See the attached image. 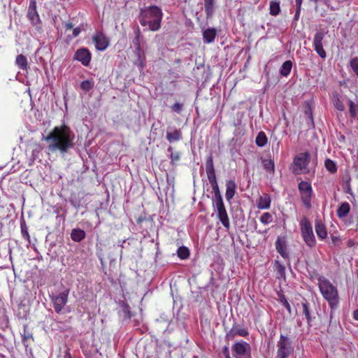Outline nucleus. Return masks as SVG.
Instances as JSON below:
<instances>
[{
  "instance_id": "nucleus-15",
  "label": "nucleus",
  "mask_w": 358,
  "mask_h": 358,
  "mask_svg": "<svg viewBox=\"0 0 358 358\" xmlns=\"http://www.w3.org/2000/svg\"><path fill=\"white\" fill-rule=\"evenodd\" d=\"M275 249L283 259L287 260L288 265H290L289 254L287 251V242L285 237L278 236L277 238L275 241Z\"/></svg>"
},
{
  "instance_id": "nucleus-58",
  "label": "nucleus",
  "mask_w": 358,
  "mask_h": 358,
  "mask_svg": "<svg viewBox=\"0 0 358 358\" xmlns=\"http://www.w3.org/2000/svg\"><path fill=\"white\" fill-rule=\"evenodd\" d=\"M353 318L358 321V309L355 310L352 313Z\"/></svg>"
},
{
  "instance_id": "nucleus-64",
  "label": "nucleus",
  "mask_w": 358,
  "mask_h": 358,
  "mask_svg": "<svg viewBox=\"0 0 358 358\" xmlns=\"http://www.w3.org/2000/svg\"><path fill=\"white\" fill-rule=\"evenodd\" d=\"M225 358H231V357H230V355H229V356H226Z\"/></svg>"
},
{
  "instance_id": "nucleus-50",
  "label": "nucleus",
  "mask_w": 358,
  "mask_h": 358,
  "mask_svg": "<svg viewBox=\"0 0 358 358\" xmlns=\"http://www.w3.org/2000/svg\"><path fill=\"white\" fill-rule=\"evenodd\" d=\"M306 114L308 115V117L310 121L311 124H313V115L312 110L310 107L306 110Z\"/></svg>"
},
{
  "instance_id": "nucleus-47",
  "label": "nucleus",
  "mask_w": 358,
  "mask_h": 358,
  "mask_svg": "<svg viewBox=\"0 0 358 358\" xmlns=\"http://www.w3.org/2000/svg\"><path fill=\"white\" fill-rule=\"evenodd\" d=\"M43 148L40 145H36L35 148L32 150L31 155L34 159L38 157L39 153L42 151Z\"/></svg>"
},
{
  "instance_id": "nucleus-22",
  "label": "nucleus",
  "mask_w": 358,
  "mask_h": 358,
  "mask_svg": "<svg viewBox=\"0 0 358 358\" xmlns=\"http://www.w3.org/2000/svg\"><path fill=\"white\" fill-rule=\"evenodd\" d=\"M166 138L169 143L179 141L182 138V134L180 129H174L171 131H166Z\"/></svg>"
},
{
  "instance_id": "nucleus-30",
  "label": "nucleus",
  "mask_w": 358,
  "mask_h": 358,
  "mask_svg": "<svg viewBox=\"0 0 358 358\" xmlns=\"http://www.w3.org/2000/svg\"><path fill=\"white\" fill-rule=\"evenodd\" d=\"M292 62L290 60L285 61L280 69V73L284 77H287L292 70Z\"/></svg>"
},
{
  "instance_id": "nucleus-4",
  "label": "nucleus",
  "mask_w": 358,
  "mask_h": 358,
  "mask_svg": "<svg viewBox=\"0 0 358 358\" xmlns=\"http://www.w3.org/2000/svg\"><path fill=\"white\" fill-rule=\"evenodd\" d=\"M206 171L208 180L210 184V186L213 189V192L214 194L212 199H222V196L220 191V188H219L218 183L217 181V178H216V176H215V171L214 164H213V158L212 155H208L206 158Z\"/></svg>"
},
{
  "instance_id": "nucleus-18",
  "label": "nucleus",
  "mask_w": 358,
  "mask_h": 358,
  "mask_svg": "<svg viewBox=\"0 0 358 358\" xmlns=\"http://www.w3.org/2000/svg\"><path fill=\"white\" fill-rule=\"evenodd\" d=\"M203 7L206 19H212L217 8V0H204Z\"/></svg>"
},
{
  "instance_id": "nucleus-32",
  "label": "nucleus",
  "mask_w": 358,
  "mask_h": 358,
  "mask_svg": "<svg viewBox=\"0 0 358 358\" xmlns=\"http://www.w3.org/2000/svg\"><path fill=\"white\" fill-rule=\"evenodd\" d=\"M20 231L22 237L25 239L29 244L31 243L30 236L28 231V227L24 221V220H21L20 222Z\"/></svg>"
},
{
  "instance_id": "nucleus-12",
  "label": "nucleus",
  "mask_w": 358,
  "mask_h": 358,
  "mask_svg": "<svg viewBox=\"0 0 358 358\" xmlns=\"http://www.w3.org/2000/svg\"><path fill=\"white\" fill-rule=\"evenodd\" d=\"M325 33L323 31H318L315 33L313 38V48L317 55L322 59H325L327 54L323 48V39Z\"/></svg>"
},
{
  "instance_id": "nucleus-37",
  "label": "nucleus",
  "mask_w": 358,
  "mask_h": 358,
  "mask_svg": "<svg viewBox=\"0 0 358 358\" xmlns=\"http://www.w3.org/2000/svg\"><path fill=\"white\" fill-rule=\"evenodd\" d=\"M22 337V343L25 347H27L28 345L27 344V342L28 340H33V334L31 331H27V325L24 324L23 325V332L21 334Z\"/></svg>"
},
{
  "instance_id": "nucleus-48",
  "label": "nucleus",
  "mask_w": 358,
  "mask_h": 358,
  "mask_svg": "<svg viewBox=\"0 0 358 358\" xmlns=\"http://www.w3.org/2000/svg\"><path fill=\"white\" fill-rule=\"evenodd\" d=\"M172 110L178 113H180L182 110V105L180 103H176L172 106Z\"/></svg>"
},
{
  "instance_id": "nucleus-29",
  "label": "nucleus",
  "mask_w": 358,
  "mask_h": 358,
  "mask_svg": "<svg viewBox=\"0 0 358 358\" xmlns=\"http://www.w3.org/2000/svg\"><path fill=\"white\" fill-rule=\"evenodd\" d=\"M15 64L22 70H27L29 67L27 59L23 55H18L16 57Z\"/></svg>"
},
{
  "instance_id": "nucleus-44",
  "label": "nucleus",
  "mask_w": 358,
  "mask_h": 358,
  "mask_svg": "<svg viewBox=\"0 0 358 358\" xmlns=\"http://www.w3.org/2000/svg\"><path fill=\"white\" fill-rule=\"evenodd\" d=\"M273 221V217L271 213H264L260 217V222L264 224H268Z\"/></svg>"
},
{
  "instance_id": "nucleus-56",
  "label": "nucleus",
  "mask_w": 358,
  "mask_h": 358,
  "mask_svg": "<svg viewBox=\"0 0 358 358\" xmlns=\"http://www.w3.org/2000/svg\"><path fill=\"white\" fill-rule=\"evenodd\" d=\"M64 358H72L69 348H67L64 352Z\"/></svg>"
},
{
  "instance_id": "nucleus-61",
  "label": "nucleus",
  "mask_w": 358,
  "mask_h": 358,
  "mask_svg": "<svg viewBox=\"0 0 358 358\" xmlns=\"http://www.w3.org/2000/svg\"><path fill=\"white\" fill-rule=\"evenodd\" d=\"M71 204H72L73 206H76V204H75L73 202H71Z\"/></svg>"
},
{
  "instance_id": "nucleus-23",
  "label": "nucleus",
  "mask_w": 358,
  "mask_h": 358,
  "mask_svg": "<svg viewBox=\"0 0 358 358\" xmlns=\"http://www.w3.org/2000/svg\"><path fill=\"white\" fill-rule=\"evenodd\" d=\"M315 228L317 236L320 239L324 240L327 238V229L325 225L321 221L317 220L315 222Z\"/></svg>"
},
{
  "instance_id": "nucleus-40",
  "label": "nucleus",
  "mask_w": 358,
  "mask_h": 358,
  "mask_svg": "<svg viewBox=\"0 0 358 358\" xmlns=\"http://www.w3.org/2000/svg\"><path fill=\"white\" fill-rule=\"evenodd\" d=\"M94 85V82L92 79L85 80L80 83V88L85 92H89Z\"/></svg>"
},
{
  "instance_id": "nucleus-26",
  "label": "nucleus",
  "mask_w": 358,
  "mask_h": 358,
  "mask_svg": "<svg viewBox=\"0 0 358 358\" xmlns=\"http://www.w3.org/2000/svg\"><path fill=\"white\" fill-rule=\"evenodd\" d=\"M274 269L277 273L278 278H285V267L284 265L278 260H275L274 262Z\"/></svg>"
},
{
  "instance_id": "nucleus-33",
  "label": "nucleus",
  "mask_w": 358,
  "mask_h": 358,
  "mask_svg": "<svg viewBox=\"0 0 358 358\" xmlns=\"http://www.w3.org/2000/svg\"><path fill=\"white\" fill-rule=\"evenodd\" d=\"M121 314L124 320H129L133 316L129 304L125 302L121 303Z\"/></svg>"
},
{
  "instance_id": "nucleus-13",
  "label": "nucleus",
  "mask_w": 358,
  "mask_h": 358,
  "mask_svg": "<svg viewBox=\"0 0 358 358\" xmlns=\"http://www.w3.org/2000/svg\"><path fill=\"white\" fill-rule=\"evenodd\" d=\"M92 58V55L87 48H82L78 49L73 56V59L78 60L83 66H89Z\"/></svg>"
},
{
  "instance_id": "nucleus-55",
  "label": "nucleus",
  "mask_w": 358,
  "mask_h": 358,
  "mask_svg": "<svg viewBox=\"0 0 358 358\" xmlns=\"http://www.w3.org/2000/svg\"><path fill=\"white\" fill-rule=\"evenodd\" d=\"M64 27L66 29H71L73 28V25L71 22H68L64 23Z\"/></svg>"
},
{
  "instance_id": "nucleus-5",
  "label": "nucleus",
  "mask_w": 358,
  "mask_h": 358,
  "mask_svg": "<svg viewBox=\"0 0 358 358\" xmlns=\"http://www.w3.org/2000/svg\"><path fill=\"white\" fill-rule=\"evenodd\" d=\"M310 159L309 152H301L298 154L293 160V173L296 175L306 174L309 173L308 167Z\"/></svg>"
},
{
  "instance_id": "nucleus-20",
  "label": "nucleus",
  "mask_w": 358,
  "mask_h": 358,
  "mask_svg": "<svg viewBox=\"0 0 358 358\" xmlns=\"http://www.w3.org/2000/svg\"><path fill=\"white\" fill-rule=\"evenodd\" d=\"M271 199L268 194H263L257 201V206L259 209L266 210L271 206Z\"/></svg>"
},
{
  "instance_id": "nucleus-24",
  "label": "nucleus",
  "mask_w": 358,
  "mask_h": 358,
  "mask_svg": "<svg viewBox=\"0 0 358 358\" xmlns=\"http://www.w3.org/2000/svg\"><path fill=\"white\" fill-rule=\"evenodd\" d=\"M86 236L85 231L81 229H73L71 233V238L75 242H80L85 239Z\"/></svg>"
},
{
  "instance_id": "nucleus-59",
  "label": "nucleus",
  "mask_w": 358,
  "mask_h": 358,
  "mask_svg": "<svg viewBox=\"0 0 358 358\" xmlns=\"http://www.w3.org/2000/svg\"><path fill=\"white\" fill-rule=\"evenodd\" d=\"M310 1H313V2H315V3H317V1H318L319 0H310Z\"/></svg>"
},
{
  "instance_id": "nucleus-9",
  "label": "nucleus",
  "mask_w": 358,
  "mask_h": 358,
  "mask_svg": "<svg viewBox=\"0 0 358 358\" xmlns=\"http://www.w3.org/2000/svg\"><path fill=\"white\" fill-rule=\"evenodd\" d=\"M69 293V290L66 289L58 294L52 295L50 296L53 303V308L57 313H62L64 307L67 303Z\"/></svg>"
},
{
  "instance_id": "nucleus-28",
  "label": "nucleus",
  "mask_w": 358,
  "mask_h": 358,
  "mask_svg": "<svg viewBox=\"0 0 358 358\" xmlns=\"http://www.w3.org/2000/svg\"><path fill=\"white\" fill-rule=\"evenodd\" d=\"M136 57V60L134 62V64L138 67L140 72L143 71L145 66L146 57L145 54L135 55Z\"/></svg>"
},
{
  "instance_id": "nucleus-31",
  "label": "nucleus",
  "mask_w": 358,
  "mask_h": 358,
  "mask_svg": "<svg viewBox=\"0 0 358 358\" xmlns=\"http://www.w3.org/2000/svg\"><path fill=\"white\" fill-rule=\"evenodd\" d=\"M167 151L170 153L169 158L171 159V164L176 165V162L180 159V152L178 151L173 152V148L172 146H169L167 149Z\"/></svg>"
},
{
  "instance_id": "nucleus-52",
  "label": "nucleus",
  "mask_w": 358,
  "mask_h": 358,
  "mask_svg": "<svg viewBox=\"0 0 358 358\" xmlns=\"http://www.w3.org/2000/svg\"><path fill=\"white\" fill-rule=\"evenodd\" d=\"M134 48H135V52H134L135 55L145 54L144 51L143 50V49L141 48V45H139L138 47L136 46Z\"/></svg>"
},
{
  "instance_id": "nucleus-2",
  "label": "nucleus",
  "mask_w": 358,
  "mask_h": 358,
  "mask_svg": "<svg viewBox=\"0 0 358 358\" xmlns=\"http://www.w3.org/2000/svg\"><path fill=\"white\" fill-rule=\"evenodd\" d=\"M163 13L158 6H151L141 8L139 14V22L143 27H148L152 31L161 28Z\"/></svg>"
},
{
  "instance_id": "nucleus-25",
  "label": "nucleus",
  "mask_w": 358,
  "mask_h": 358,
  "mask_svg": "<svg viewBox=\"0 0 358 358\" xmlns=\"http://www.w3.org/2000/svg\"><path fill=\"white\" fill-rule=\"evenodd\" d=\"M350 210V206L348 202L342 203L336 210L337 216L343 218L347 216Z\"/></svg>"
},
{
  "instance_id": "nucleus-1",
  "label": "nucleus",
  "mask_w": 358,
  "mask_h": 358,
  "mask_svg": "<svg viewBox=\"0 0 358 358\" xmlns=\"http://www.w3.org/2000/svg\"><path fill=\"white\" fill-rule=\"evenodd\" d=\"M43 139L49 144L48 150L59 151L62 154L66 153L74 146L75 134L66 124L55 127Z\"/></svg>"
},
{
  "instance_id": "nucleus-54",
  "label": "nucleus",
  "mask_w": 358,
  "mask_h": 358,
  "mask_svg": "<svg viewBox=\"0 0 358 358\" xmlns=\"http://www.w3.org/2000/svg\"><path fill=\"white\" fill-rule=\"evenodd\" d=\"M222 353L224 355V357L230 355H229V348L227 346H224L223 348Z\"/></svg>"
},
{
  "instance_id": "nucleus-19",
  "label": "nucleus",
  "mask_w": 358,
  "mask_h": 358,
  "mask_svg": "<svg viewBox=\"0 0 358 358\" xmlns=\"http://www.w3.org/2000/svg\"><path fill=\"white\" fill-rule=\"evenodd\" d=\"M236 187L237 186L234 180H227L225 197L228 201H230L231 199L234 196Z\"/></svg>"
},
{
  "instance_id": "nucleus-34",
  "label": "nucleus",
  "mask_w": 358,
  "mask_h": 358,
  "mask_svg": "<svg viewBox=\"0 0 358 358\" xmlns=\"http://www.w3.org/2000/svg\"><path fill=\"white\" fill-rule=\"evenodd\" d=\"M262 164L264 169L266 171H267L270 173H274L275 165H274L273 160L264 159L262 160Z\"/></svg>"
},
{
  "instance_id": "nucleus-10",
  "label": "nucleus",
  "mask_w": 358,
  "mask_h": 358,
  "mask_svg": "<svg viewBox=\"0 0 358 358\" xmlns=\"http://www.w3.org/2000/svg\"><path fill=\"white\" fill-rule=\"evenodd\" d=\"M233 356L235 358H247L250 357V346L245 341L236 342L232 346Z\"/></svg>"
},
{
  "instance_id": "nucleus-63",
  "label": "nucleus",
  "mask_w": 358,
  "mask_h": 358,
  "mask_svg": "<svg viewBox=\"0 0 358 358\" xmlns=\"http://www.w3.org/2000/svg\"><path fill=\"white\" fill-rule=\"evenodd\" d=\"M71 204H72L73 206H76V204H75L73 202H71Z\"/></svg>"
},
{
  "instance_id": "nucleus-51",
  "label": "nucleus",
  "mask_w": 358,
  "mask_h": 358,
  "mask_svg": "<svg viewBox=\"0 0 358 358\" xmlns=\"http://www.w3.org/2000/svg\"><path fill=\"white\" fill-rule=\"evenodd\" d=\"M295 3H296V7L295 12L301 13L303 1L302 0H295Z\"/></svg>"
},
{
  "instance_id": "nucleus-21",
  "label": "nucleus",
  "mask_w": 358,
  "mask_h": 358,
  "mask_svg": "<svg viewBox=\"0 0 358 358\" xmlns=\"http://www.w3.org/2000/svg\"><path fill=\"white\" fill-rule=\"evenodd\" d=\"M202 35L205 43H211L217 36V30L215 28H208L203 30Z\"/></svg>"
},
{
  "instance_id": "nucleus-41",
  "label": "nucleus",
  "mask_w": 358,
  "mask_h": 358,
  "mask_svg": "<svg viewBox=\"0 0 358 358\" xmlns=\"http://www.w3.org/2000/svg\"><path fill=\"white\" fill-rule=\"evenodd\" d=\"M135 37L132 40L134 47L141 45V38L142 37L140 28L136 27L134 29Z\"/></svg>"
},
{
  "instance_id": "nucleus-53",
  "label": "nucleus",
  "mask_w": 358,
  "mask_h": 358,
  "mask_svg": "<svg viewBox=\"0 0 358 358\" xmlns=\"http://www.w3.org/2000/svg\"><path fill=\"white\" fill-rule=\"evenodd\" d=\"M80 31L81 30L80 27L74 28L73 30V36L77 37L80 34Z\"/></svg>"
},
{
  "instance_id": "nucleus-38",
  "label": "nucleus",
  "mask_w": 358,
  "mask_h": 358,
  "mask_svg": "<svg viewBox=\"0 0 358 358\" xmlns=\"http://www.w3.org/2000/svg\"><path fill=\"white\" fill-rule=\"evenodd\" d=\"M178 257L181 259H187L189 257L190 252L188 248L180 246L177 250Z\"/></svg>"
},
{
  "instance_id": "nucleus-17",
  "label": "nucleus",
  "mask_w": 358,
  "mask_h": 358,
  "mask_svg": "<svg viewBox=\"0 0 358 358\" xmlns=\"http://www.w3.org/2000/svg\"><path fill=\"white\" fill-rule=\"evenodd\" d=\"M27 17L32 24H36L41 22L39 15L36 10V0H31L28 7Z\"/></svg>"
},
{
  "instance_id": "nucleus-35",
  "label": "nucleus",
  "mask_w": 358,
  "mask_h": 358,
  "mask_svg": "<svg viewBox=\"0 0 358 358\" xmlns=\"http://www.w3.org/2000/svg\"><path fill=\"white\" fill-rule=\"evenodd\" d=\"M267 142L268 138L265 133L264 131L259 132L255 139L256 144L259 147H264L266 145Z\"/></svg>"
},
{
  "instance_id": "nucleus-43",
  "label": "nucleus",
  "mask_w": 358,
  "mask_h": 358,
  "mask_svg": "<svg viewBox=\"0 0 358 358\" xmlns=\"http://www.w3.org/2000/svg\"><path fill=\"white\" fill-rule=\"evenodd\" d=\"M349 107H350V116L355 118L357 116L358 112V106L355 104L352 100H348Z\"/></svg>"
},
{
  "instance_id": "nucleus-60",
  "label": "nucleus",
  "mask_w": 358,
  "mask_h": 358,
  "mask_svg": "<svg viewBox=\"0 0 358 358\" xmlns=\"http://www.w3.org/2000/svg\"><path fill=\"white\" fill-rule=\"evenodd\" d=\"M348 193L352 194L351 189H349V190L347 192Z\"/></svg>"
},
{
  "instance_id": "nucleus-16",
  "label": "nucleus",
  "mask_w": 358,
  "mask_h": 358,
  "mask_svg": "<svg viewBox=\"0 0 358 358\" xmlns=\"http://www.w3.org/2000/svg\"><path fill=\"white\" fill-rule=\"evenodd\" d=\"M92 41L95 48L99 51L105 50L109 45L108 38L102 32L96 33L92 37Z\"/></svg>"
},
{
  "instance_id": "nucleus-49",
  "label": "nucleus",
  "mask_w": 358,
  "mask_h": 358,
  "mask_svg": "<svg viewBox=\"0 0 358 358\" xmlns=\"http://www.w3.org/2000/svg\"><path fill=\"white\" fill-rule=\"evenodd\" d=\"M300 14H301V13L295 12V14H294V16L293 18V21H292V26L294 27V28L296 27V23L300 17Z\"/></svg>"
},
{
  "instance_id": "nucleus-11",
  "label": "nucleus",
  "mask_w": 358,
  "mask_h": 358,
  "mask_svg": "<svg viewBox=\"0 0 358 358\" xmlns=\"http://www.w3.org/2000/svg\"><path fill=\"white\" fill-rule=\"evenodd\" d=\"M299 189L301 193L302 202L307 208H310L313 192L310 183L306 181L300 182L299 183Z\"/></svg>"
},
{
  "instance_id": "nucleus-39",
  "label": "nucleus",
  "mask_w": 358,
  "mask_h": 358,
  "mask_svg": "<svg viewBox=\"0 0 358 358\" xmlns=\"http://www.w3.org/2000/svg\"><path fill=\"white\" fill-rule=\"evenodd\" d=\"M324 166L331 173H335L337 171V165L334 161L327 159L324 162Z\"/></svg>"
},
{
  "instance_id": "nucleus-57",
  "label": "nucleus",
  "mask_w": 358,
  "mask_h": 358,
  "mask_svg": "<svg viewBox=\"0 0 358 358\" xmlns=\"http://www.w3.org/2000/svg\"><path fill=\"white\" fill-rule=\"evenodd\" d=\"M331 241H332V243L336 245L337 244V243L339 241V238L337 237V236H331Z\"/></svg>"
},
{
  "instance_id": "nucleus-46",
  "label": "nucleus",
  "mask_w": 358,
  "mask_h": 358,
  "mask_svg": "<svg viewBox=\"0 0 358 358\" xmlns=\"http://www.w3.org/2000/svg\"><path fill=\"white\" fill-rule=\"evenodd\" d=\"M350 66L356 76H358V57H354L350 60Z\"/></svg>"
},
{
  "instance_id": "nucleus-62",
  "label": "nucleus",
  "mask_w": 358,
  "mask_h": 358,
  "mask_svg": "<svg viewBox=\"0 0 358 358\" xmlns=\"http://www.w3.org/2000/svg\"><path fill=\"white\" fill-rule=\"evenodd\" d=\"M71 204H72L73 206H76V204H75L73 202H71Z\"/></svg>"
},
{
  "instance_id": "nucleus-36",
  "label": "nucleus",
  "mask_w": 358,
  "mask_h": 358,
  "mask_svg": "<svg viewBox=\"0 0 358 358\" xmlns=\"http://www.w3.org/2000/svg\"><path fill=\"white\" fill-rule=\"evenodd\" d=\"M302 308H303L302 313H303V315H304V316L307 320V323H308V326H311L310 323H311L312 318L310 316L309 303L306 301L305 302L302 303Z\"/></svg>"
},
{
  "instance_id": "nucleus-27",
  "label": "nucleus",
  "mask_w": 358,
  "mask_h": 358,
  "mask_svg": "<svg viewBox=\"0 0 358 358\" xmlns=\"http://www.w3.org/2000/svg\"><path fill=\"white\" fill-rule=\"evenodd\" d=\"M280 0H272L269 3V13L273 16L278 15L280 12Z\"/></svg>"
},
{
  "instance_id": "nucleus-6",
  "label": "nucleus",
  "mask_w": 358,
  "mask_h": 358,
  "mask_svg": "<svg viewBox=\"0 0 358 358\" xmlns=\"http://www.w3.org/2000/svg\"><path fill=\"white\" fill-rule=\"evenodd\" d=\"M300 227L303 241L309 248H313L316 244V239L313 234L311 223L306 217H303L301 219Z\"/></svg>"
},
{
  "instance_id": "nucleus-3",
  "label": "nucleus",
  "mask_w": 358,
  "mask_h": 358,
  "mask_svg": "<svg viewBox=\"0 0 358 358\" xmlns=\"http://www.w3.org/2000/svg\"><path fill=\"white\" fill-rule=\"evenodd\" d=\"M317 280L322 296L327 301L331 309L336 308L339 301L337 288L324 276H320Z\"/></svg>"
},
{
  "instance_id": "nucleus-8",
  "label": "nucleus",
  "mask_w": 358,
  "mask_h": 358,
  "mask_svg": "<svg viewBox=\"0 0 358 358\" xmlns=\"http://www.w3.org/2000/svg\"><path fill=\"white\" fill-rule=\"evenodd\" d=\"M213 208L222 225L227 229L230 228V221L225 208L223 199H212Z\"/></svg>"
},
{
  "instance_id": "nucleus-45",
  "label": "nucleus",
  "mask_w": 358,
  "mask_h": 358,
  "mask_svg": "<svg viewBox=\"0 0 358 358\" xmlns=\"http://www.w3.org/2000/svg\"><path fill=\"white\" fill-rule=\"evenodd\" d=\"M333 103H334V107L337 110H338L340 111H343L345 110V106L338 96H336L334 98Z\"/></svg>"
},
{
  "instance_id": "nucleus-42",
  "label": "nucleus",
  "mask_w": 358,
  "mask_h": 358,
  "mask_svg": "<svg viewBox=\"0 0 358 358\" xmlns=\"http://www.w3.org/2000/svg\"><path fill=\"white\" fill-rule=\"evenodd\" d=\"M279 297V302L286 308V310L288 311L289 314L292 313V308L291 306L287 301L285 296L282 294H278Z\"/></svg>"
},
{
  "instance_id": "nucleus-14",
  "label": "nucleus",
  "mask_w": 358,
  "mask_h": 358,
  "mask_svg": "<svg viewBox=\"0 0 358 358\" xmlns=\"http://www.w3.org/2000/svg\"><path fill=\"white\" fill-rule=\"evenodd\" d=\"M249 334L246 328L240 324H234L231 329L227 332L226 338L228 341L233 340L236 336L245 337Z\"/></svg>"
},
{
  "instance_id": "nucleus-7",
  "label": "nucleus",
  "mask_w": 358,
  "mask_h": 358,
  "mask_svg": "<svg viewBox=\"0 0 358 358\" xmlns=\"http://www.w3.org/2000/svg\"><path fill=\"white\" fill-rule=\"evenodd\" d=\"M294 352V347L289 338L283 334H280V338L277 343L276 358H289Z\"/></svg>"
}]
</instances>
